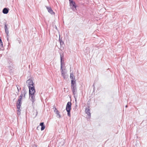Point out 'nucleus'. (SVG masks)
I'll use <instances>...</instances> for the list:
<instances>
[{
	"label": "nucleus",
	"instance_id": "nucleus-1",
	"mask_svg": "<svg viewBox=\"0 0 147 147\" xmlns=\"http://www.w3.org/2000/svg\"><path fill=\"white\" fill-rule=\"evenodd\" d=\"M64 57V55L63 54H60V62H61V75L64 78H67V76L66 75V72L65 71H64L63 70V69H62V59L63 57Z\"/></svg>",
	"mask_w": 147,
	"mask_h": 147
},
{
	"label": "nucleus",
	"instance_id": "nucleus-2",
	"mask_svg": "<svg viewBox=\"0 0 147 147\" xmlns=\"http://www.w3.org/2000/svg\"><path fill=\"white\" fill-rule=\"evenodd\" d=\"M7 67L9 73H12L13 71L14 67L12 61H8Z\"/></svg>",
	"mask_w": 147,
	"mask_h": 147
},
{
	"label": "nucleus",
	"instance_id": "nucleus-3",
	"mask_svg": "<svg viewBox=\"0 0 147 147\" xmlns=\"http://www.w3.org/2000/svg\"><path fill=\"white\" fill-rule=\"evenodd\" d=\"M71 102H68L67 104L66 110L67 112V115L68 116L70 117V111L71 110Z\"/></svg>",
	"mask_w": 147,
	"mask_h": 147
},
{
	"label": "nucleus",
	"instance_id": "nucleus-4",
	"mask_svg": "<svg viewBox=\"0 0 147 147\" xmlns=\"http://www.w3.org/2000/svg\"><path fill=\"white\" fill-rule=\"evenodd\" d=\"M71 8L73 11H76V6L75 2L73 0H69Z\"/></svg>",
	"mask_w": 147,
	"mask_h": 147
},
{
	"label": "nucleus",
	"instance_id": "nucleus-5",
	"mask_svg": "<svg viewBox=\"0 0 147 147\" xmlns=\"http://www.w3.org/2000/svg\"><path fill=\"white\" fill-rule=\"evenodd\" d=\"M28 88L29 89V94H34L35 91L34 86H29Z\"/></svg>",
	"mask_w": 147,
	"mask_h": 147
},
{
	"label": "nucleus",
	"instance_id": "nucleus-6",
	"mask_svg": "<svg viewBox=\"0 0 147 147\" xmlns=\"http://www.w3.org/2000/svg\"><path fill=\"white\" fill-rule=\"evenodd\" d=\"M26 84L28 87L30 86H34V84L32 80L28 79L26 81Z\"/></svg>",
	"mask_w": 147,
	"mask_h": 147
},
{
	"label": "nucleus",
	"instance_id": "nucleus-7",
	"mask_svg": "<svg viewBox=\"0 0 147 147\" xmlns=\"http://www.w3.org/2000/svg\"><path fill=\"white\" fill-rule=\"evenodd\" d=\"M71 91L74 95L77 94V90L76 86L71 87Z\"/></svg>",
	"mask_w": 147,
	"mask_h": 147
},
{
	"label": "nucleus",
	"instance_id": "nucleus-8",
	"mask_svg": "<svg viewBox=\"0 0 147 147\" xmlns=\"http://www.w3.org/2000/svg\"><path fill=\"white\" fill-rule=\"evenodd\" d=\"M89 106L88 107V108L86 109L85 110V112L88 115V116L89 117L88 118H90L91 117V113L90 112V110L89 109Z\"/></svg>",
	"mask_w": 147,
	"mask_h": 147
},
{
	"label": "nucleus",
	"instance_id": "nucleus-9",
	"mask_svg": "<svg viewBox=\"0 0 147 147\" xmlns=\"http://www.w3.org/2000/svg\"><path fill=\"white\" fill-rule=\"evenodd\" d=\"M29 97H31V100L33 102L35 100L34 94H29Z\"/></svg>",
	"mask_w": 147,
	"mask_h": 147
},
{
	"label": "nucleus",
	"instance_id": "nucleus-10",
	"mask_svg": "<svg viewBox=\"0 0 147 147\" xmlns=\"http://www.w3.org/2000/svg\"><path fill=\"white\" fill-rule=\"evenodd\" d=\"M46 8L49 12L51 14L54 15L55 14V13L54 12L53 10L51 9V7H46Z\"/></svg>",
	"mask_w": 147,
	"mask_h": 147
},
{
	"label": "nucleus",
	"instance_id": "nucleus-11",
	"mask_svg": "<svg viewBox=\"0 0 147 147\" xmlns=\"http://www.w3.org/2000/svg\"><path fill=\"white\" fill-rule=\"evenodd\" d=\"M22 105L21 100H18V102L16 103V107L17 109L20 108Z\"/></svg>",
	"mask_w": 147,
	"mask_h": 147
},
{
	"label": "nucleus",
	"instance_id": "nucleus-12",
	"mask_svg": "<svg viewBox=\"0 0 147 147\" xmlns=\"http://www.w3.org/2000/svg\"><path fill=\"white\" fill-rule=\"evenodd\" d=\"M9 9L8 8H5L3 10L2 12L5 14H7L9 12Z\"/></svg>",
	"mask_w": 147,
	"mask_h": 147
},
{
	"label": "nucleus",
	"instance_id": "nucleus-13",
	"mask_svg": "<svg viewBox=\"0 0 147 147\" xmlns=\"http://www.w3.org/2000/svg\"><path fill=\"white\" fill-rule=\"evenodd\" d=\"M40 125L41 126V130L42 131L44 130L45 128V126L44 125V122L40 123Z\"/></svg>",
	"mask_w": 147,
	"mask_h": 147
},
{
	"label": "nucleus",
	"instance_id": "nucleus-14",
	"mask_svg": "<svg viewBox=\"0 0 147 147\" xmlns=\"http://www.w3.org/2000/svg\"><path fill=\"white\" fill-rule=\"evenodd\" d=\"M71 87L76 86V80H71Z\"/></svg>",
	"mask_w": 147,
	"mask_h": 147
},
{
	"label": "nucleus",
	"instance_id": "nucleus-15",
	"mask_svg": "<svg viewBox=\"0 0 147 147\" xmlns=\"http://www.w3.org/2000/svg\"><path fill=\"white\" fill-rule=\"evenodd\" d=\"M4 28L6 34H9V30L7 27V25L5 23V24Z\"/></svg>",
	"mask_w": 147,
	"mask_h": 147
},
{
	"label": "nucleus",
	"instance_id": "nucleus-16",
	"mask_svg": "<svg viewBox=\"0 0 147 147\" xmlns=\"http://www.w3.org/2000/svg\"><path fill=\"white\" fill-rule=\"evenodd\" d=\"M70 78L72 79L71 80H75V77L74 76L72 73H70Z\"/></svg>",
	"mask_w": 147,
	"mask_h": 147
},
{
	"label": "nucleus",
	"instance_id": "nucleus-17",
	"mask_svg": "<svg viewBox=\"0 0 147 147\" xmlns=\"http://www.w3.org/2000/svg\"><path fill=\"white\" fill-rule=\"evenodd\" d=\"M56 114H57V118H59L61 117V115L59 114V112L58 110L56 111Z\"/></svg>",
	"mask_w": 147,
	"mask_h": 147
},
{
	"label": "nucleus",
	"instance_id": "nucleus-18",
	"mask_svg": "<svg viewBox=\"0 0 147 147\" xmlns=\"http://www.w3.org/2000/svg\"><path fill=\"white\" fill-rule=\"evenodd\" d=\"M27 93V92L24 89L23 90V92H22V94H23L24 97V98H25V95Z\"/></svg>",
	"mask_w": 147,
	"mask_h": 147
},
{
	"label": "nucleus",
	"instance_id": "nucleus-19",
	"mask_svg": "<svg viewBox=\"0 0 147 147\" xmlns=\"http://www.w3.org/2000/svg\"><path fill=\"white\" fill-rule=\"evenodd\" d=\"M18 110L17 111V114L18 115H20L21 114V110L20 109V108L18 109Z\"/></svg>",
	"mask_w": 147,
	"mask_h": 147
},
{
	"label": "nucleus",
	"instance_id": "nucleus-20",
	"mask_svg": "<svg viewBox=\"0 0 147 147\" xmlns=\"http://www.w3.org/2000/svg\"><path fill=\"white\" fill-rule=\"evenodd\" d=\"M0 47H3V42H2L1 39L0 37Z\"/></svg>",
	"mask_w": 147,
	"mask_h": 147
},
{
	"label": "nucleus",
	"instance_id": "nucleus-21",
	"mask_svg": "<svg viewBox=\"0 0 147 147\" xmlns=\"http://www.w3.org/2000/svg\"><path fill=\"white\" fill-rule=\"evenodd\" d=\"M59 42L61 45H63L64 44V42L62 40H61L59 39Z\"/></svg>",
	"mask_w": 147,
	"mask_h": 147
},
{
	"label": "nucleus",
	"instance_id": "nucleus-22",
	"mask_svg": "<svg viewBox=\"0 0 147 147\" xmlns=\"http://www.w3.org/2000/svg\"><path fill=\"white\" fill-rule=\"evenodd\" d=\"M77 97V94L74 95V97L75 98V101L76 102V101Z\"/></svg>",
	"mask_w": 147,
	"mask_h": 147
},
{
	"label": "nucleus",
	"instance_id": "nucleus-23",
	"mask_svg": "<svg viewBox=\"0 0 147 147\" xmlns=\"http://www.w3.org/2000/svg\"><path fill=\"white\" fill-rule=\"evenodd\" d=\"M22 96H21L20 95V96L19 98V99L18 100H21L22 99Z\"/></svg>",
	"mask_w": 147,
	"mask_h": 147
},
{
	"label": "nucleus",
	"instance_id": "nucleus-24",
	"mask_svg": "<svg viewBox=\"0 0 147 147\" xmlns=\"http://www.w3.org/2000/svg\"><path fill=\"white\" fill-rule=\"evenodd\" d=\"M18 90V92H19L20 90V88H19L18 87H17Z\"/></svg>",
	"mask_w": 147,
	"mask_h": 147
},
{
	"label": "nucleus",
	"instance_id": "nucleus-25",
	"mask_svg": "<svg viewBox=\"0 0 147 147\" xmlns=\"http://www.w3.org/2000/svg\"><path fill=\"white\" fill-rule=\"evenodd\" d=\"M57 110V109L55 107V108L54 109V112H55V111H56Z\"/></svg>",
	"mask_w": 147,
	"mask_h": 147
},
{
	"label": "nucleus",
	"instance_id": "nucleus-26",
	"mask_svg": "<svg viewBox=\"0 0 147 147\" xmlns=\"http://www.w3.org/2000/svg\"><path fill=\"white\" fill-rule=\"evenodd\" d=\"M20 95L22 97L23 96V94H22V92L21 94Z\"/></svg>",
	"mask_w": 147,
	"mask_h": 147
},
{
	"label": "nucleus",
	"instance_id": "nucleus-27",
	"mask_svg": "<svg viewBox=\"0 0 147 147\" xmlns=\"http://www.w3.org/2000/svg\"><path fill=\"white\" fill-rule=\"evenodd\" d=\"M7 34V37H9V34Z\"/></svg>",
	"mask_w": 147,
	"mask_h": 147
},
{
	"label": "nucleus",
	"instance_id": "nucleus-28",
	"mask_svg": "<svg viewBox=\"0 0 147 147\" xmlns=\"http://www.w3.org/2000/svg\"><path fill=\"white\" fill-rule=\"evenodd\" d=\"M7 40L8 41V42H9V37H7Z\"/></svg>",
	"mask_w": 147,
	"mask_h": 147
},
{
	"label": "nucleus",
	"instance_id": "nucleus-29",
	"mask_svg": "<svg viewBox=\"0 0 147 147\" xmlns=\"http://www.w3.org/2000/svg\"><path fill=\"white\" fill-rule=\"evenodd\" d=\"M127 107V105H126V106H125V107Z\"/></svg>",
	"mask_w": 147,
	"mask_h": 147
},
{
	"label": "nucleus",
	"instance_id": "nucleus-30",
	"mask_svg": "<svg viewBox=\"0 0 147 147\" xmlns=\"http://www.w3.org/2000/svg\"><path fill=\"white\" fill-rule=\"evenodd\" d=\"M21 42V41H20L19 42L20 43V42Z\"/></svg>",
	"mask_w": 147,
	"mask_h": 147
},
{
	"label": "nucleus",
	"instance_id": "nucleus-31",
	"mask_svg": "<svg viewBox=\"0 0 147 147\" xmlns=\"http://www.w3.org/2000/svg\"><path fill=\"white\" fill-rule=\"evenodd\" d=\"M58 147H59L58 146Z\"/></svg>",
	"mask_w": 147,
	"mask_h": 147
}]
</instances>
